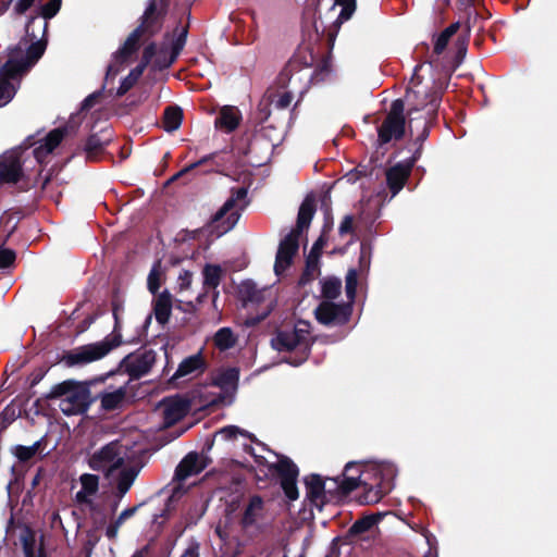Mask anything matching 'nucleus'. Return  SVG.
<instances>
[{"label":"nucleus","instance_id":"obj_1","mask_svg":"<svg viewBox=\"0 0 557 557\" xmlns=\"http://www.w3.org/2000/svg\"><path fill=\"white\" fill-rule=\"evenodd\" d=\"M47 21L33 16L26 24V38L10 49L8 60L0 70V108L9 103L20 86L22 76L33 67L45 52L41 37L47 30Z\"/></svg>","mask_w":557,"mask_h":557},{"label":"nucleus","instance_id":"obj_2","mask_svg":"<svg viewBox=\"0 0 557 557\" xmlns=\"http://www.w3.org/2000/svg\"><path fill=\"white\" fill-rule=\"evenodd\" d=\"M357 282V271L350 269L346 275L347 302L334 301L342 290L339 278L326 277L320 282L322 301L314 310L318 322L324 325H338L348 321L351 313V304L356 296Z\"/></svg>","mask_w":557,"mask_h":557},{"label":"nucleus","instance_id":"obj_3","mask_svg":"<svg viewBox=\"0 0 557 557\" xmlns=\"http://www.w3.org/2000/svg\"><path fill=\"white\" fill-rule=\"evenodd\" d=\"M73 504L88 520L95 531L102 529L110 518L100 496V479L96 474L83 473L73 482Z\"/></svg>","mask_w":557,"mask_h":557},{"label":"nucleus","instance_id":"obj_4","mask_svg":"<svg viewBox=\"0 0 557 557\" xmlns=\"http://www.w3.org/2000/svg\"><path fill=\"white\" fill-rule=\"evenodd\" d=\"M397 469L392 462H371L362 466L361 486L364 502L375 504L391 492Z\"/></svg>","mask_w":557,"mask_h":557},{"label":"nucleus","instance_id":"obj_5","mask_svg":"<svg viewBox=\"0 0 557 557\" xmlns=\"http://www.w3.org/2000/svg\"><path fill=\"white\" fill-rule=\"evenodd\" d=\"M247 196L248 190L245 187L233 189L230 198L213 215L205 232L218 238L233 230L243 211L248 206Z\"/></svg>","mask_w":557,"mask_h":557},{"label":"nucleus","instance_id":"obj_6","mask_svg":"<svg viewBox=\"0 0 557 557\" xmlns=\"http://www.w3.org/2000/svg\"><path fill=\"white\" fill-rule=\"evenodd\" d=\"M313 214L314 201L311 198H306L299 208L296 230H293L280 243L274 264V272L277 276L283 275L292 264L298 250L299 234L310 225Z\"/></svg>","mask_w":557,"mask_h":557},{"label":"nucleus","instance_id":"obj_7","mask_svg":"<svg viewBox=\"0 0 557 557\" xmlns=\"http://www.w3.org/2000/svg\"><path fill=\"white\" fill-rule=\"evenodd\" d=\"M52 396L59 400L58 406L62 413L69 417L84 414L91 404L89 388L71 381L57 385Z\"/></svg>","mask_w":557,"mask_h":557},{"label":"nucleus","instance_id":"obj_8","mask_svg":"<svg viewBox=\"0 0 557 557\" xmlns=\"http://www.w3.org/2000/svg\"><path fill=\"white\" fill-rule=\"evenodd\" d=\"M310 324L306 321H298L290 331H281L272 339V346L278 351H296L300 355L298 359H289L293 366H299L306 360L311 345Z\"/></svg>","mask_w":557,"mask_h":557},{"label":"nucleus","instance_id":"obj_9","mask_svg":"<svg viewBox=\"0 0 557 557\" xmlns=\"http://www.w3.org/2000/svg\"><path fill=\"white\" fill-rule=\"evenodd\" d=\"M269 455L265 457L253 454V457L258 465L267 466L270 471L276 472L286 497L289 500H296L299 496L296 485L299 473L297 466L285 456H278L272 451H269Z\"/></svg>","mask_w":557,"mask_h":557},{"label":"nucleus","instance_id":"obj_10","mask_svg":"<svg viewBox=\"0 0 557 557\" xmlns=\"http://www.w3.org/2000/svg\"><path fill=\"white\" fill-rule=\"evenodd\" d=\"M121 344V336L113 334L104 339L79 346L69 351L63 361L67 367L85 366L87 363L97 361L107 356L113 348Z\"/></svg>","mask_w":557,"mask_h":557},{"label":"nucleus","instance_id":"obj_11","mask_svg":"<svg viewBox=\"0 0 557 557\" xmlns=\"http://www.w3.org/2000/svg\"><path fill=\"white\" fill-rule=\"evenodd\" d=\"M156 2L150 1L144 13V20L140 26H138L125 40L122 48H120L113 55V61L109 64L107 70V76L116 75L121 65L134 53L139 47L140 37L150 27V21L156 12Z\"/></svg>","mask_w":557,"mask_h":557},{"label":"nucleus","instance_id":"obj_12","mask_svg":"<svg viewBox=\"0 0 557 557\" xmlns=\"http://www.w3.org/2000/svg\"><path fill=\"white\" fill-rule=\"evenodd\" d=\"M125 456V447L120 442L113 441L95 451L89 457L88 465L92 470L110 476L113 471L122 468Z\"/></svg>","mask_w":557,"mask_h":557},{"label":"nucleus","instance_id":"obj_13","mask_svg":"<svg viewBox=\"0 0 557 557\" xmlns=\"http://www.w3.org/2000/svg\"><path fill=\"white\" fill-rule=\"evenodd\" d=\"M404 110L405 104L401 99H396L392 102L386 119L379 127V140L381 144H386L393 139H400L404 136L406 126Z\"/></svg>","mask_w":557,"mask_h":557},{"label":"nucleus","instance_id":"obj_14","mask_svg":"<svg viewBox=\"0 0 557 557\" xmlns=\"http://www.w3.org/2000/svg\"><path fill=\"white\" fill-rule=\"evenodd\" d=\"M407 100L412 106L409 110V116H411L414 112L425 111V116L423 117L422 126L423 131L420 137H426V119H430L436 111L438 106L437 95L433 91H426L422 89H410L407 92Z\"/></svg>","mask_w":557,"mask_h":557},{"label":"nucleus","instance_id":"obj_15","mask_svg":"<svg viewBox=\"0 0 557 557\" xmlns=\"http://www.w3.org/2000/svg\"><path fill=\"white\" fill-rule=\"evenodd\" d=\"M265 517L264 503L260 496L249 498L240 519V525L246 532H258L261 530Z\"/></svg>","mask_w":557,"mask_h":557},{"label":"nucleus","instance_id":"obj_16","mask_svg":"<svg viewBox=\"0 0 557 557\" xmlns=\"http://www.w3.org/2000/svg\"><path fill=\"white\" fill-rule=\"evenodd\" d=\"M158 410L163 416L164 424L170 426L186 416L190 410V404L182 397H169L159 404Z\"/></svg>","mask_w":557,"mask_h":557},{"label":"nucleus","instance_id":"obj_17","mask_svg":"<svg viewBox=\"0 0 557 557\" xmlns=\"http://www.w3.org/2000/svg\"><path fill=\"white\" fill-rule=\"evenodd\" d=\"M239 372L236 368L225 369L216 374L213 389H220L224 404H232L238 386Z\"/></svg>","mask_w":557,"mask_h":557},{"label":"nucleus","instance_id":"obj_18","mask_svg":"<svg viewBox=\"0 0 557 557\" xmlns=\"http://www.w3.org/2000/svg\"><path fill=\"white\" fill-rule=\"evenodd\" d=\"M239 295L245 304H265L269 311L273 302V290L271 287L258 288L255 282L245 281L239 286Z\"/></svg>","mask_w":557,"mask_h":557},{"label":"nucleus","instance_id":"obj_19","mask_svg":"<svg viewBox=\"0 0 557 557\" xmlns=\"http://www.w3.org/2000/svg\"><path fill=\"white\" fill-rule=\"evenodd\" d=\"M74 129V126H64L51 131L44 140L39 141L35 147L33 153L35 159L42 163L45 159L60 145L69 129Z\"/></svg>","mask_w":557,"mask_h":557},{"label":"nucleus","instance_id":"obj_20","mask_svg":"<svg viewBox=\"0 0 557 557\" xmlns=\"http://www.w3.org/2000/svg\"><path fill=\"white\" fill-rule=\"evenodd\" d=\"M382 517V513H373L358 519L350 527L349 536L360 541L370 540L375 535Z\"/></svg>","mask_w":557,"mask_h":557},{"label":"nucleus","instance_id":"obj_21","mask_svg":"<svg viewBox=\"0 0 557 557\" xmlns=\"http://www.w3.org/2000/svg\"><path fill=\"white\" fill-rule=\"evenodd\" d=\"M21 174V159L17 151H10L0 158V184L15 183Z\"/></svg>","mask_w":557,"mask_h":557},{"label":"nucleus","instance_id":"obj_22","mask_svg":"<svg viewBox=\"0 0 557 557\" xmlns=\"http://www.w3.org/2000/svg\"><path fill=\"white\" fill-rule=\"evenodd\" d=\"M206 468L203 456L197 453H189L177 466L175 479L180 482L200 473Z\"/></svg>","mask_w":557,"mask_h":557},{"label":"nucleus","instance_id":"obj_23","mask_svg":"<svg viewBox=\"0 0 557 557\" xmlns=\"http://www.w3.org/2000/svg\"><path fill=\"white\" fill-rule=\"evenodd\" d=\"M306 497L310 503L321 509L325 503V482L318 474H311L305 479Z\"/></svg>","mask_w":557,"mask_h":557},{"label":"nucleus","instance_id":"obj_24","mask_svg":"<svg viewBox=\"0 0 557 557\" xmlns=\"http://www.w3.org/2000/svg\"><path fill=\"white\" fill-rule=\"evenodd\" d=\"M242 122V113L237 107L224 106L220 109L214 125L224 133L234 132Z\"/></svg>","mask_w":557,"mask_h":557},{"label":"nucleus","instance_id":"obj_25","mask_svg":"<svg viewBox=\"0 0 557 557\" xmlns=\"http://www.w3.org/2000/svg\"><path fill=\"white\" fill-rule=\"evenodd\" d=\"M410 165L403 163H398L387 171L386 181L392 191V197L396 196L401 190L410 174Z\"/></svg>","mask_w":557,"mask_h":557},{"label":"nucleus","instance_id":"obj_26","mask_svg":"<svg viewBox=\"0 0 557 557\" xmlns=\"http://www.w3.org/2000/svg\"><path fill=\"white\" fill-rule=\"evenodd\" d=\"M362 466L363 465L355 462L346 465L343 478L338 483L344 493H349L361 486V476H359V474H362Z\"/></svg>","mask_w":557,"mask_h":557},{"label":"nucleus","instance_id":"obj_27","mask_svg":"<svg viewBox=\"0 0 557 557\" xmlns=\"http://www.w3.org/2000/svg\"><path fill=\"white\" fill-rule=\"evenodd\" d=\"M127 368L134 376L146 374L154 363V355L151 351L134 355L127 358Z\"/></svg>","mask_w":557,"mask_h":557},{"label":"nucleus","instance_id":"obj_28","mask_svg":"<svg viewBox=\"0 0 557 557\" xmlns=\"http://www.w3.org/2000/svg\"><path fill=\"white\" fill-rule=\"evenodd\" d=\"M127 395L126 385L120 386L114 389L107 388L101 395V408L104 410H114L121 408L125 403Z\"/></svg>","mask_w":557,"mask_h":557},{"label":"nucleus","instance_id":"obj_29","mask_svg":"<svg viewBox=\"0 0 557 557\" xmlns=\"http://www.w3.org/2000/svg\"><path fill=\"white\" fill-rule=\"evenodd\" d=\"M203 367V360L200 356V354L193 355L184 359L173 376L171 377L172 381H176L182 377H186L189 375H193L194 373L199 372Z\"/></svg>","mask_w":557,"mask_h":557},{"label":"nucleus","instance_id":"obj_30","mask_svg":"<svg viewBox=\"0 0 557 557\" xmlns=\"http://www.w3.org/2000/svg\"><path fill=\"white\" fill-rule=\"evenodd\" d=\"M172 312V297L170 293H161L153 301V313L160 324H165Z\"/></svg>","mask_w":557,"mask_h":557},{"label":"nucleus","instance_id":"obj_31","mask_svg":"<svg viewBox=\"0 0 557 557\" xmlns=\"http://www.w3.org/2000/svg\"><path fill=\"white\" fill-rule=\"evenodd\" d=\"M213 345L221 351L232 348L237 341V336L234 334L231 327H221L213 335Z\"/></svg>","mask_w":557,"mask_h":557},{"label":"nucleus","instance_id":"obj_32","mask_svg":"<svg viewBox=\"0 0 557 557\" xmlns=\"http://www.w3.org/2000/svg\"><path fill=\"white\" fill-rule=\"evenodd\" d=\"M174 36H175V38L172 40V44H171V50H172L171 58L166 62H163V63L159 62L158 63L159 67L169 66L175 61V59L182 51V49L185 45V41H186V36H187L186 27H184V26L177 27L175 29Z\"/></svg>","mask_w":557,"mask_h":557},{"label":"nucleus","instance_id":"obj_33","mask_svg":"<svg viewBox=\"0 0 557 557\" xmlns=\"http://www.w3.org/2000/svg\"><path fill=\"white\" fill-rule=\"evenodd\" d=\"M355 9L356 0H335L330 11L337 14L336 22L342 24L351 17Z\"/></svg>","mask_w":557,"mask_h":557},{"label":"nucleus","instance_id":"obj_34","mask_svg":"<svg viewBox=\"0 0 557 557\" xmlns=\"http://www.w3.org/2000/svg\"><path fill=\"white\" fill-rule=\"evenodd\" d=\"M198 395L200 398V406L202 407L227 405L224 404V399H222V394L220 393V389H213V383L200 389L198 392Z\"/></svg>","mask_w":557,"mask_h":557},{"label":"nucleus","instance_id":"obj_35","mask_svg":"<svg viewBox=\"0 0 557 557\" xmlns=\"http://www.w3.org/2000/svg\"><path fill=\"white\" fill-rule=\"evenodd\" d=\"M136 476L137 471L133 468H124L120 471L116 481V490L120 497H123L129 491Z\"/></svg>","mask_w":557,"mask_h":557},{"label":"nucleus","instance_id":"obj_36","mask_svg":"<svg viewBox=\"0 0 557 557\" xmlns=\"http://www.w3.org/2000/svg\"><path fill=\"white\" fill-rule=\"evenodd\" d=\"M183 113L178 107H168L163 114V127L166 132L176 131L182 124Z\"/></svg>","mask_w":557,"mask_h":557},{"label":"nucleus","instance_id":"obj_37","mask_svg":"<svg viewBox=\"0 0 557 557\" xmlns=\"http://www.w3.org/2000/svg\"><path fill=\"white\" fill-rule=\"evenodd\" d=\"M203 274V286L207 289H215L220 282L222 270L219 265L207 264L202 271Z\"/></svg>","mask_w":557,"mask_h":557},{"label":"nucleus","instance_id":"obj_38","mask_svg":"<svg viewBox=\"0 0 557 557\" xmlns=\"http://www.w3.org/2000/svg\"><path fill=\"white\" fill-rule=\"evenodd\" d=\"M23 550L25 557H46L42 550L36 548L35 535L27 531L22 537Z\"/></svg>","mask_w":557,"mask_h":557},{"label":"nucleus","instance_id":"obj_39","mask_svg":"<svg viewBox=\"0 0 557 557\" xmlns=\"http://www.w3.org/2000/svg\"><path fill=\"white\" fill-rule=\"evenodd\" d=\"M161 278H162L161 262L157 261L153 264L152 269L150 270V273H149L148 280H147L148 289L152 294H156L157 290L160 288Z\"/></svg>","mask_w":557,"mask_h":557},{"label":"nucleus","instance_id":"obj_40","mask_svg":"<svg viewBox=\"0 0 557 557\" xmlns=\"http://www.w3.org/2000/svg\"><path fill=\"white\" fill-rule=\"evenodd\" d=\"M458 26H459L458 23L451 24L444 32H442V34L437 37L435 45H434V51L437 54H440L444 51L450 37L457 32Z\"/></svg>","mask_w":557,"mask_h":557},{"label":"nucleus","instance_id":"obj_41","mask_svg":"<svg viewBox=\"0 0 557 557\" xmlns=\"http://www.w3.org/2000/svg\"><path fill=\"white\" fill-rule=\"evenodd\" d=\"M38 448H39L38 442L30 446L18 445L15 447L14 454L18 460L28 461L37 454Z\"/></svg>","mask_w":557,"mask_h":557},{"label":"nucleus","instance_id":"obj_42","mask_svg":"<svg viewBox=\"0 0 557 557\" xmlns=\"http://www.w3.org/2000/svg\"><path fill=\"white\" fill-rule=\"evenodd\" d=\"M36 0H9L7 2L0 3V14L4 13L8 9L11 2H14V11L18 14L24 13L27 11Z\"/></svg>","mask_w":557,"mask_h":557},{"label":"nucleus","instance_id":"obj_43","mask_svg":"<svg viewBox=\"0 0 557 557\" xmlns=\"http://www.w3.org/2000/svg\"><path fill=\"white\" fill-rule=\"evenodd\" d=\"M124 522H125V520H123L120 516H117L111 522H109V523L107 522L106 525L101 530H104V534L109 540L114 541V540H116V537L119 535V530Z\"/></svg>","mask_w":557,"mask_h":557},{"label":"nucleus","instance_id":"obj_44","mask_svg":"<svg viewBox=\"0 0 557 557\" xmlns=\"http://www.w3.org/2000/svg\"><path fill=\"white\" fill-rule=\"evenodd\" d=\"M60 7L61 0H50L47 4L40 8V16L47 21L59 12Z\"/></svg>","mask_w":557,"mask_h":557},{"label":"nucleus","instance_id":"obj_45","mask_svg":"<svg viewBox=\"0 0 557 557\" xmlns=\"http://www.w3.org/2000/svg\"><path fill=\"white\" fill-rule=\"evenodd\" d=\"M154 53H156L154 45H149L145 48L144 55H143V63L135 71L132 72V75L134 74L135 78L141 75L145 66L151 62V59L154 55Z\"/></svg>","mask_w":557,"mask_h":557},{"label":"nucleus","instance_id":"obj_46","mask_svg":"<svg viewBox=\"0 0 557 557\" xmlns=\"http://www.w3.org/2000/svg\"><path fill=\"white\" fill-rule=\"evenodd\" d=\"M292 101H293V95L288 91H284L276 96V99L274 100L273 103L276 109L283 110V109L288 108L290 106Z\"/></svg>","mask_w":557,"mask_h":557},{"label":"nucleus","instance_id":"obj_47","mask_svg":"<svg viewBox=\"0 0 557 557\" xmlns=\"http://www.w3.org/2000/svg\"><path fill=\"white\" fill-rule=\"evenodd\" d=\"M15 260V252L11 249L0 248V268L10 267Z\"/></svg>","mask_w":557,"mask_h":557},{"label":"nucleus","instance_id":"obj_48","mask_svg":"<svg viewBox=\"0 0 557 557\" xmlns=\"http://www.w3.org/2000/svg\"><path fill=\"white\" fill-rule=\"evenodd\" d=\"M104 143L100 140L97 135H92L88 138L86 143V150L88 153L94 151H98L103 147Z\"/></svg>","mask_w":557,"mask_h":557},{"label":"nucleus","instance_id":"obj_49","mask_svg":"<svg viewBox=\"0 0 557 557\" xmlns=\"http://www.w3.org/2000/svg\"><path fill=\"white\" fill-rule=\"evenodd\" d=\"M354 219L351 215H346L339 224V234L346 235L352 232Z\"/></svg>","mask_w":557,"mask_h":557},{"label":"nucleus","instance_id":"obj_50","mask_svg":"<svg viewBox=\"0 0 557 557\" xmlns=\"http://www.w3.org/2000/svg\"><path fill=\"white\" fill-rule=\"evenodd\" d=\"M212 157L211 156H206L203 157L202 159H200L199 161L197 162H194L187 166H185L183 170H181L174 177L173 180L177 178L178 176H182L183 174L198 168L199 165L203 164V163H207L209 160H211Z\"/></svg>","mask_w":557,"mask_h":557},{"label":"nucleus","instance_id":"obj_51","mask_svg":"<svg viewBox=\"0 0 557 557\" xmlns=\"http://www.w3.org/2000/svg\"><path fill=\"white\" fill-rule=\"evenodd\" d=\"M101 96L100 92H94L91 95H89L87 98H85V100L82 102V108L81 110L82 111H85V110H88L90 109L91 107H94V104L96 103V101L98 100V98Z\"/></svg>","mask_w":557,"mask_h":557},{"label":"nucleus","instance_id":"obj_52","mask_svg":"<svg viewBox=\"0 0 557 557\" xmlns=\"http://www.w3.org/2000/svg\"><path fill=\"white\" fill-rule=\"evenodd\" d=\"M239 429L234 425L226 426L220 431V434L225 438L236 437L237 433H239Z\"/></svg>","mask_w":557,"mask_h":557},{"label":"nucleus","instance_id":"obj_53","mask_svg":"<svg viewBox=\"0 0 557 557\" xmlns=\"http://www.w3.org/2000/svg\"><path fill=\"white\" fill-rule=\"evenodd\" d=\"M181 557H199V545L197 543H191Z\"/></svg>","mask_w":557,"mask_h":557},{"label":"nucleus","instance_id":"obj_54","mask_svg":"<svg viewBox=\"0 0 557 557\" xmlns=\"http://www.w3.org/2000/svg\"><path fill=\"white\" fill-rule=\"evenodd\" d=\"M138 509V506H134V507H131V508H126L124 509L123 511H121V513L119 515L123 520H127L129 518H132L136 511Z\"/></svg>","mask_w":557,"mask_h":557},{"label":"nucleus","instance_id":"obj_55","mask_svg":"<svg viewBox=\"0 0 557 557\" xmlns=\"http://www.w3.org/2000/svg\"><path fill=\"white\" fill-rule=\"evenodd\" d=\"M51 527L64 529L62 519L58 511H54L51 515Z\"/></svg>","mask_w":557,"mask_h":557},{"label":"nucleus","instance_id":"obj_56","mask_svg":"<svg viewBox=\"0 0 557 557\" xmlns=\"http://www.w3.org/2000/svg\"><path fill=\"white\" fill-rule=\"evenodd\" d=\"M315 270H317L315 264H311L310 262H308L307 271H306V272L304 273V275L301 276V278H300V283H301V284H306V283L309 281V274H310V273H313Z\"/></svg>","mask_w":557,"mask_h":557},{"label":"nucleus","instance_id":"obj_57","mask_svg":"<svg viewBox=\"0 0 557 557\" xmlns=\"http://www.w3.org/2000/svg\"><path fill=\"white\" fill-rule=\"evenodd\" d=\"M180 280L182 281L181 286L182 287H188L191 282V275L189 272L185 271L181 276Z\"/></svg>","mask_w":557,"mask_h":557},{"label":"nucleus","instance_id":"obj_58","mask_svg":"<svg viewBox=\"0 0 557 557\" xmlns=\"http://www.w3.org/2000/svg\"><path fill=\"white\" fill-rule=\"evenodd\" d=\"M132 557H145V552L143 549L136 550Z\"/></svg>","mask_w":557,"mask_h":557},{"label":"nucleus","instance_id":"obj_59","mask_svg":"<svg viewBox=\"0 0 557 557\" xmlns=\"http://www.w3.org/2000/svg\"><path fill=\"white\" fill-rule=\"evenodd\" d=\"M326 557H338L337 548H334Z\"/></svg>","mask_w":557,"mask_h":557},{"label":"nucleus","instance_id":"obj_60","mask_svg":"<svg viewBox=\"0 0 557 557\" xmlns=\"http://www.w3.org/2000/svg\"><path fill=\"white\" fill-rule=\"evenodd\" d=\"M413 121H414V119L410 117L409 119V123H408V127H409V131H410L411 134L413 133V131H412V123H413Z\"/></svg>","mask_w":557,"mask_h":557},{"label":"nucleus","instance_id":"obj_61","mask_svg":"<svg viewBox=\"0 0 557 557\" xmlns=\"http://www.w3.org/2000/svg\"><path fill=\"white\" fill-rule=\"evenodd\" d=\"M364 258H366V250H364V248L362 247V249H361V256H360V260H361V262H363Z\"/></svg>","mask_w":557,"mask_h":557},{"label":"nucleus","instance_id":"obj_62","mask_svg":"<svg viewBox=\"0 0 557 557\" xmlns=\"http://www.w3.org/2000/svg\"><path fill=\"white\" fill-rule=\"evenodd\" d=\"M346 178H347V182H352V180H354V174H351V173H350V174H347V175H346Z\"/></svg>","mask_w":557,"mask_h":557},{"label":"nucleus","instance_id":"obj_63","mask_svg":"<svg viewBox=\"0 0 557 557\" xmlns=\"http://www.w3.org/2000/svg\"><path fill=\"white\" fill-rule=\"evenodd\" d=\"M463 5L470 4L473 0H460Z\"/></svg>","mask_w":557,"mask_h":557},{"label":"nucleus","instance_id":"obj_64","mask_svg":"<svg viewBox=\"0 0 557 557\" xmlns=\"http://www.w3.org/2000/svg\"><path fill=\"white\" fill-rule=\"evenodd\" d=\"M78 114L72 115L71 121H74Z\"/></svg>","mask_w":557,"mask_h":557}]
</instances>
